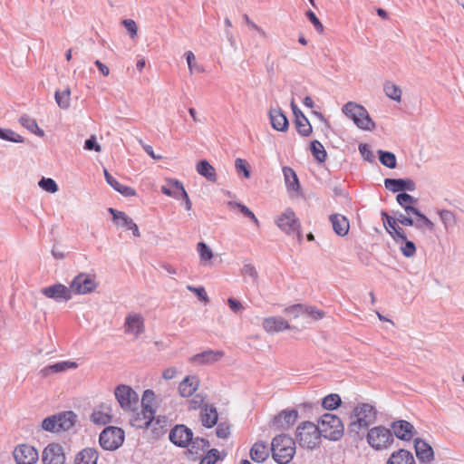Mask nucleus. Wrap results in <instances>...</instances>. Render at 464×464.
Wrapping results in <instances>:
<instances>
[{
	"label": "nucleus",
	"instance_id": "obj_1",
	"mask_svg": "<svg viewBox=\"0 0 464 464\" xmlns=\"http://www.w3.org/2000/svg\"><path fill=\"white\" fill-rule=\"evenodd\" d=\"M378 410L373 401L357 402L350 414V423L348 430L351 433L359 435L362 430H365L377 419Z\"/></svg>",
	"mask_w": 464,
	"mask_h": 464
},
{
	"label": "nucleus",
	"instance_id": "obj_2",
	"mask_svg": "<svg viewBox=\"0 0 464 464\" xmlns=\"http://www.w3.org/2000/svg\"><path fill=\"white\" fill-rule=\"evenodd\" d=\"M273 459L279 464L289 463L295 454V442L288 435L275 437L271 443Z\"/></svg>",
	"mask_w": 464,
	"mask_h": 464
},
{
	"label": "nucleus",
	"instance_id": "obj_3",
	"mask_svg": "<svg viewBox=\"0 0 464 464\" xmlns=\"http://www.w3.org/2000/svg\"><path fill=\"white\" fill-rule=\"evenodd\" d=\"M317 427L321 437L329 440H338L343 436V424L341 419L334 414L324 413L318 420Z\"/></svg>",
	"mask_w": 464,
	"mask_h": 464
},
{
	"label": "nucleus",
	"instance_id": "obj_4",
	"mask_svg": "<svg viewBox=\"0 0 464 464\" xmlns=\"http://www.w3.org/2000/svg\"><path fill=\"white\" fill-rule=\"evenodd\" d=\"M342 111L358 128L363 130H372L375 128L374 121L363 106L349 102L343 105Z\"/></svg>",
	"mask_w": 464,
	"mask_h": 464
},
{
	"label": "nucleus",
	"instance_id": "obj_5",
	"mask_svg": "<svg viewBox=\"0 0 464 464\" xmlns=\"http://www.w3.org/2000/svg\"><path fill=\"white\" fill-rule=\"evenodd\" d=\"M296 440L300 447L313 450L321 444V434L317 427L311 421L301 423L296 430Z\"/></svg>",
	"mask_w": 464,
	"mask_h": 464
},
{
	"label": "nucleus",
	"instance_id": "obj_6",
	"mask_svg": "<svg viewBox=\"0 0 464 464\" xmlns=\"http://www.w3.org/2000/svg\"><path fill=\"white\" fill-rule=\"evenodd\" d=\"M76 421V415L72 411H65L45 418L42 428L50 432H60L70 430Z\"/></svg>",
	"mask_w": 464,
	"mask_h": 464
},
{
	"label": "nucleus",
	"instance_id": "obj_7",
	"mask_svg": "<svg viewBox=\"0 0 464 464\" xmlns=\"http://www.w3.org/2000/svg\"><path fill=\"white\" fill-rule=\"evenodd\" d=\"M125 432L121 428L109 426L99 436L100 446L105 450H116L124 442Z\"/></svg>",
	"mask_w": 464,
	"mask_h": 464
},
{
	"label": "nucleus",
	"instance_id": "obj_8",
	"mask_svg": "<svg viewBox=\"0 0 464 464\" xmlns=\"http://www.w3.org/2000/svg\"><path fill=\"white\" fill-rule=\"evenodd\" d=\"M367 441L372 448L382 450L392 443L393 437L389 429L383 426H376L368 431Z\"/></svg>",
	"mask_w": 464,
	"mask_h": 464
},
{
	"label": "nucleus",
	"instance_id": "obj_9",
	"mask_svg": "<svg viewBox=\"0 0 464 464\" xmlns=\"http://www.w3.org/2000/svg\"><path fill=\"white\" fill-rule=\"evenodd\" d=\"M278 227L287 235L296 236L299 242L302 241V234L300 232V222L295 217V214L291 209H286L282 213L277 220Z\"/></svg>",
	"mask_w": 464,
	"mask_h": 464
},
{
	"label": "nucleus",
	"instance_id": "obj_10",
	"mask_svg": "<svg viewBox=\"0 0 464 464\" xmlns=\"http://www.w3.org/2000/svg\"><path fill=\"white\" fill-rule=\"evenodd\" d=\"M114 395L121 407L125 411H133L138 405L139 395L130 386L118 385L115 388Z\"/></svg>",
	"mask_w": 464,
	"mask_h": 464
},
{
	"label": "nucleus",
	"instance_id": "obj_11",
	"mask_svg": "<svg viewBox=\"0 0 464 464\" xmlns=\"http://www.w3.org/2000/svg\"><path fill=\"white\" fill-rule=\"evenodd\" d=\"M13 457L15 464H36L39 460L38 450L29 444H19L14 451Z\"/></svg>",
	"mask_w": 464,
	"mask_h": 464
},
{
	"label": "nucleus",
	"instance_id": "obj_12",
	"mask_svg": "<svg viewBox=\"0 0 464 464\" xmlns=\"http://www.w3.org/2000/svg\"><path fill=\"white\" fill-rule=\"evenodd\" d=\"M96 286L93 276L83 273L75 276L70 285L71 292L78 295L89 294L94 291Z\"/></svg>",
	"mask_w": 464,
	"mask_h": 464
},
{
	"label": "nucleus",
	"instance_id": "obj_13",
	"mask_svg": "<svg viewBox=\"0 0 464 464\" xmlns=\"http://www.w3.org/2000/svg\"><path fill=\"white\" fill-rule=\"evenodd\" d=\"M43 464H63L65 454L63 447L58 443H50L43 450Z\"/></svg>",
	"mask_w": 464,
	"mask_h": 464
},
{
	"label": "nucleus",
	"instance_id": "obj_14",
	"mask_svg": "<svg viewBox=\"0 0 464 464\" xmlns=\"http://www.w3.org/2000/svg\"><path fill=\"white\" fill-rule=\"evenodd\" d=\"M91 420L96 425H106L112 420V404L106 401L96 405L91 414Z\"/></svg>",
	"mask_w": 464,
	"mask_h": 464
},
{
	"label": "nucleus",
	"instance_id": "obj_15",
	"mask_svg": "<svg viewBox=\"0 0 464 464\" xmlns=\"http://www.w3.org/2000/svg\"><path fill=\"white\" fill-rule=\"evenodd\" d=\"M42 293L47 298L55 301H68L72 298L71 288L63 284H55L42 289Z\"/></svg>",
	"mask_w": 464,
	"mask_h": 464
},
{
	"label": "nucleus",
	"instance_id": "obj_16",
	"mask_svg": "<svg viewBox=\"0 0 464 464\" xmlns=\"http://www.w3.org/2000/svg\"><path fill=\"white\" fill-rule=\"evenodd\" d=\"M169 440L175 445L186 447L193 437L192 430L185 425H177L169 432Z\"/></svg>",
	"mask_w": 464,
	"mask_h": 464
},
{
	"label": "nucleus",
	"instance_id": "obj_17",
	"mask_svg": "<svg viewBox=\"0 0 464 464\" xmlns=\"http://www.w3.org/2000/svg\"><path fill=\"white\" fill-rule=\"evenodd\" d=\"M383 226L393 240H404L405 232L398 225V218H393L386 212H382Z\"/></svg>",
	"mask_w": 464,
	"mask_h": 464
},
{
	"label": "nucleus",
	"instance_id": "obj_18",
	"mask_svg": "<svg viewBox=\"0 0 464 464\" xmlns=\"http://www.w3.org/2000/svg\"><path fill=\"white\" fill-rule=\"evenodd\" d=\"M154 410L152 407H141L138 412H134L130 418V424L139 429L149 427L154 419Z\"/></svg>",
	"mask_w": 464,
	"mask_h": 464
},
{
	"label": "nucleus",
	"instance_id": "obj_19",
	"mask_svg": "<svg viewBox=\"0 0 464 464\" xmlns=\"http://www.w3.org/2000/svg\"><path fill=\"white\" fill-rule=\"evenodd\" d=\"M109 212L112 215L113 221L118 227H124L127 230H131L133 236L137 237H140L138 226L124 212L118 211L111 208H109Z\"/></svg>",
	"mask_w": 464,
	"mask_h": 464
},
{
	"label": "nucleus",
	"instance_id": "obj_20",
	"mask_svg": "<svg viewBox=\"0 0 464 464\" xmlns=\"http://www.w3.org/2000/svg\"><path fill=\"white\" fill-rule=\"evenodd\" d=\"M391 428L394 435L401 440L410 441L415 434L413 425L407 420H395L392 423Z\"/></svg>",
	"mask_w": 464,
	"mask_h": 464
},
{
	"label": "nucleus",
	"instance_id": "obj_21",
	"mask_svg": "<svg viewBox=\"0 0 464 464\" xmlns=\"http://www.w3.org/2000/svg\"><path fill=\"white\" fill-rule=\"evenodd\" d=\"M225 355L221 350H206L190 358V362L197 365L211 364L220 361Z\"/></svg>",
	"mask_w": 464,
	"mask_h": 464
},
{
	"label": "nucleus",
	"instance_id": "obj_22",
	"mask_svg": "<svg viewBox=\"0 0 464 464\" xmlns=\"http://www.w3.org/2000/svg\"><path fill=\"white\" fill-rule=\"evenodd\" d=\"M262 325L264 330L268 334L279 333L292 328L285 319L276 316L265 318Z\"/></svg>",
	"mask_w": 464,
	"mask_h": 464
},
{
	"label": "nucleus",
	"instance_id": "obj_23",
	"mask_svg": "<svg viewBox=\"0 0 464 464\" xmlns=\"http://www.w3.org/2000/svg\"><path fill=\"white\" fill-rule=\"evenodd\" d=\"M218 419V413L215 406L204 404L200 410V421L206 428L214 427Z\"/></svg>",
	"mask_w": 464,
	"mask_h": 464
},
{
	"label": "nucleus",
	"instance_id": "obj_24",
	"mask_svg": "<svg viewBox=\"0 0 464 464\" xmlns=\"http://www.w3.org/2000/svg\"><path fill=\"white\" fill-rule=\"evenodd\" d=\"M416 456L420 461L430 462L434 459V453L431 446L421 439H416L414 441Z\"/></svg>",
	"mask_w": 464,
	"mask_h": 464
},
{
	"label": "nucleus",
	"instance_id": "obj_25",
	"mask_svg": "<svg viewBox=\"0 0 464 464\" xmlns=\"http://www.w3.org/2000/svg\"><path fill=\"white\" fill-rule=\"evenodd\" d=\"M292 108L295 117V127L297 131L304 137L309 136L312 133V126L306 117L297 109L294 102H292Z\"/></svg>",
	"mask_w": 464,
	"mask_h": 464
},
{
	"label": "nucleus",
	"instance_id": "obj_26",
	"mask_svg": "<svg viewBox=\"0 0 464 464\" xmlns=\"http://www.w3.org/2000/svg\"><path fill=\"white\" fill-rule=\"evenodd\" d=\"M385 188L392 192H399L401 190L415 189V183L411 179H387L384 181Z\"/></svg>",
	"mask_w": 464,
	"mask_h": 464
},
{
	"label": "nucleus",
	"instance_id": "obj_27",
	"mask_svg": "<svg viewBox=\"0 0 464 464\" xmlns=\"http://www.w3.org/2000/svg\"><path fill=\"white\" fill-rule=\"evenodd\" d=\"M126 331L138 336L144 331V322L140 314H131L126 318Z\"/></svg>",
	"mask_w": 464,
	"mask_h": 464
},
{
	"label": "nucleus",
	"instance_id": "obj_28",
	"mask_svg": "<svg viewBox=\"0 0 464 464\" xmlns=\"http://www.w3.org/2000/svg\"><path fill=\"white\" fill-rule=\"evenodd\" d=\"M199 381L196 376H187L179 385V393L182 397H190L198 390Z\"/></svg>",
	"mask_w": 464,
	"mask_h": 464
},
{
	"label": "nucleus",
	"instance_id": "obj_29",
	"mask_svg": "<svg viewBox=\"0 0 464 464\" xmlns=\"http://www.w3.org/2000/svg\"><path fill=\"white\" fill-rule=\"evenodd\" d=\"M330 221L334 232L338 236L344 237L348 234L350 224L349 220L344 216L340 214H333L330 216Z\"/></svg>",
	"mask_w": 464,
	"mask_h": 464
},
{
	"label": "nucleus",
	"instance_id": "obj_30",
	"mask_svg": "<svg viewBox=\"0 0 464 464\" xmlns=\"http://www.w3.org/2000/svg\"><path fill=\"white\" fill-rule=\"evenodd\" d=\"M272 127L279 131H285L288 128L286 116L280 109H272L269 112Z\"/></svg>",
	"mask_w": 464,
	"mask_h": 464
},
{
	"label": "nucleus",
	"instance_id": "obj_31",
	"mask_svg": "<svg viewBox=\"0 0 464 464\" xmlns=\"http://www.w3.org/2000/svg\"><path fill=\"white\" fill-rule=\"evenodd\" d=\"M161 192L169 197L179 198L181 197H187V192L183 185L178 180L168 181L167 186L161 187Z\"/></svg>",
	"mask_w": 464,
	"mask_h": 464
},
{
	"label": "nucleus",
	"instance_id": "obj_32",
	"mask_svg": "<svg viewBox=\"0 0 464 464\" xmlns=\"http://www.w3.org/2000/svg\"><path fill=\"white\" fill-rule=\"evenodd\" d=\"M98 458V451L94 448H85L76 454L74 463L97 464Z\"/></svg>",
	"mask_w": 464,
	"mask_h": 464
},
{
	"label": "nucleus",
	"instance_id": "obj_33",
	"mask_svg": "<svg viewBox=\"0 0 464 464\" xmlns=\"http://www.w3.org/2000/svg\"><path fill=\"white\" fill-rule=\"evenodd\" d=\"M413 455L407 450L401 449L394 451L388 459L386 464H414Z\"/></svg>",
	"mask_w": 464,
	"mask_h": 464
},
{
	"label": "nucleus",
	"instance_id": "obj_34",
	"mask_svg": "<svg viewBox=\"0 0 464 464\" xmlns=\"http://www.w3.org/2000/svg\"><path fill=\"white\" fill-rule=\"evenodd\" d=\"M297 417V411L286 410L283 411L276 416V421L282 429H287L296 421Z\"/></svg>",
	"mask_w": 464,
	"mask_h": 464
},
{
	"label": "nucleus",
	"instance_id": "obj_35",
	"mask_svg": "<svg viewBox=\"0 0 464 464\" xmlns=\"http://www.w3.org/2000/svg\"><path fill=\"white\" fill-rule=\"evenodd\" d=\"M269 456L267 446L260 441L256 442L250 450V457L252 460L261 463Z\"/></svg>",
	"mask_w": 464,
	"mask_h": 464
},
{
	"label": "nucleus",
	"instance_id": "obj_36",
	"mask_svg": "<svg viewBox=\"0 0 464 464\" xmlns=\"http://www.w3.org/2000/svg\"><path fill=\"white\" fill-rule=\"evenodd\" d=\"M197 171L198 174L206 178L208 180L211 182H216L217 180V173L215 168L210 165L207 160H200L197 164Z\"/></svg>",
	"mask_w": 464,
	"mask_h": 464
},
{
	"label": "nucleus",
	"instance_id": "obj_37",
	"mask_svg": "<svg viewBox=\"0 0 464 464\" xmlns=\"http://www.w3.org/2000/svg\"><path fill=\"white\" fill-rule=\"evenodd\" d=\"M283 174L286 188L290 190L297 191L300 186L295 171L290 167H284Z\"/></svg>",
	"mask_w": 464,
	"mask_h": 464
},
{
	"label": "nucleus",
	"instance_id": "obj_38",
	"mask_svg": "<svg viewBox=\"0 0 464 464\" xmlns=\"http://www.w3.org/2000/svg\"><path fill=\"white\" fill-rule=\"evenodd\" d=\"M396 200L408 214H413V209H417L412 206L417 202V199L407 193L398 194Z\"/></svg>",
	"mask_w": 464,
	"mask_h": 464
},
{
	"label": "nucleus",
	"instance_id": "obj_39",
	"mask_svg": "<svg viewBox=\"0 0 464 464\" xmlns=\"http://www.w3.org/2000/svg\"><path fill=\"white\" fill-rule=\"evenodd\" d=\"M19 122L31 132L43 137L44 132L39 128L36 121L27 115H24L20 118Z\"/></svg>",
	"mask_w": 464,
	"mask_h": 464
},
{
	"label": "nucleus",
	"instance_id": "obj_40",
	"mask_svg": "<svg viewBox=\"0 0 464 464\" xmlns=\"http://www.w3.org/2000/svg\"><path fill=\"white\" fill-rule=\"evenodd\" d=\"M78 367V364L74 362H70V361H66V362H56L53 365H49L47 367H45L43 372H45V373H48L50 372H64L68 369H75Z\"/></svg>",
	"mask_w": 464,
	"mask_h": 464
},
{
	"label": "nucleus",
	"instance_id": "obj_41",
	"mask_svg": "<svg viewBox=\"0 0 464 464\" xmlns=\"http://www.w3.org/2000/svg\"><path fill=\"white\" fill-rule=\"evenodd\" d=\"M189 444V452L191 454H201L205 452V450L209 447V443L207 440L196 438L188 442Z\"/></svg>",
	"mask_w": 464,
	"mask_h": 464
},
{
	"label": "nucleus",
	"instance_id": "obj_42",
	"mask_svg": "<svg viewBox=\"0 0 464 464\" xmlns=\"http://www.w3.org/2000/svg\"><path fill=\"white\" fill-rule=\"evenodd\" d=\"M58 106L62 109H68L71 102V90L66 88L63 91H56L54 95Z\"/></svg>",
	"mask_w": 464,
	"mask_h": 464
},
{
	"label": "nucleus",
	"instance_id": "obj_43",
	"mask_svg": "<svg viewBox=\"0 0 464 464\" xmlns=\"http://www.w3.org/2000/svg\"><path fill=\"white\" fill-rule=\"evenodd\" d=\"M324 317V312L315 306L304 305L303 318L311 321H318Z\"/></svg>",
	"mask_w": 464,
	"mask_h": 464
},
{
	"label": "nucleus",
	"instance_id": "obj_44",
	"mask_svg": "<svg viewBox=\"0 0 464 464\" xmlns=\"http://www.w3.org/2000/svg\"><path fill=\"white\" fill-rule=\"evenodd\" d=\"M383 89H384V92H385V94L396 101V102H400L401 99V90L400 89L399 86H397L396 84H394L393 82H386L384 86H383Z\"/></svg>",
	"mask_w": 464,
	"mask_h": 464
},
{
	"label": "nucleus",
	"instance_id": "obj_45",
	"mask_svg": "<svg viewBox=\"0 0 464 464\" xmlns=\"http://www.w3.org/2000/svg\"><path fill=\"white\" fill-rule=\"evenodd\" d=\"M311 150L313 156L319 162H324L327 157V153L324 150V147L318 140H314L311 142Z\"/></svg>",
	"mask_w": 464,
	"mask_h": 464
},
{
	"label": "nucleus",
	"instance_id": "obj_46",
	"mask_svg": "<svg viewBox=\"0 0 464 464\" xmlns=\"http://www.w3.org/2000/svg\"><path fill=\"white\" fill-rule=\"evenodd\" d=\"M108 184L125 197H134L136 195V190L133 188L121 184L115 178L111 182H108Z\"/></svg>",
	"mask_w": 464,
	"mask_h": 464
},
{
	"label": "nucleus",
	"instance_id": "obj_47",
	"mask_svg": "<svg viewBox=\"0 0 464 464\" xmlns=\"http://www.w3.org/2000/svg\"><path fill=\"white\" fill-rule=\"evenodd\" d=\"M394 241H395V243L401 245L400 249L404 256L411 257L416 254L417 249H416L415 244L412 241L408 240L406 237L403 241L402 240H394Z\"/></svg>",
	"mask_w": 464,
	"mask_h": 464
},
{
	"label": "nucleus",
	"instance_id": "obj_48",
	"mask_svg": "<svg viewBox=\"0 0 464 464\" xmlns=\"http://www.w3.org/2000/svg\"><path fill=\"white\" fill-rule=\"evenodd\" d=\"M341 402H342V401H341L340 396L336 393H332V394L325 396L323 399L322 406L325 410L333 411V410H335L337 407H339Z\"/></svg>",
	"mask_w": 464,
	"mask_h": 464
},
{
	"label": "nucleus",
	"instance_id": "obj_49",
	"mask_svg": "<svg viewBox=\"0 0 464 464\" xmlns=\"http://www.w3.org/2000/svg\"><path fill=\"white\" fill-rule=\"evenodd\" d=\"M413 215L417 217L414 226L417 228L427 227L430 230L434 228V224L424 214L420 213L418 209H413Z\"/></svg>",
	"mask_w": 464,
	"mask_h": 464
},
{
	"label": "nucleus",
	"instance_id": "obj_50",
	"mask_svg": "<svg viewBox=\"0 0 464 464\" xmlns=\"http://www.w3.org/2000/svg\"><path fill=\"white\" fill-rule=\"evenodd\" d=\"M197 250L202 263H208L213 258L212 250L204 242L198 243Z\"/></svg>",
	"mask_w": 464,
	"mask_h": 464
},
{
	"label": "nucleus",
	"instance_id": "obj_51",
	"mask_svg": "<svg viewBox=\"0 0 464 464\" xmlns=\"http://www.w3.org/2000/svg\"><path fill=\"white\" fill-rule=\"evenodd\" d=\"M228 206L230 208H238L244 216L249 218L256 224V227H259L260 223H259L258 219L247 207H246L245 205H243L241 203H237V202H234V201H229Z\"/></svg>",
	"mask_w": 464,
	"mask_h": 464
},
{
	"label": "nucleus",
	"instance_id": "obj_52",
	"mask_svg": "<svg viewBox=\"0 0 464 464\" xmlns=\"http://www.w3.org/2000/svg\"><path fill=\"white\" fill-rule=\"evenodd\" d=\"M0 139L16 143H22L24 140L21 135L10 129H0Z\"/></svg>",
	"mask_w": 464,
	"mask_h": 464
},
{
	"label": "nucleus",
	"instance_id": "obj_53",
	"mask_svg": "<svg viewBox=\"0 0 464 464\" xmlns=\"http://www.w3.org/2000/svg\"><path fill=\"white\" fill-rule=\"evenodd\" d=\"M304 305L302 304H293L285 308L284 313L292 319H298L304 315Z\"/></svg>",
	"mask_w": 464,
	"mask_h": 464
},
{
	"label": "nucleus",
	"instance_id": "obj_54",
	"mask_svg": "<svg viewBox=\"0 0 464 464\" xmlns=\"http://www.w3.org/2000/svg\"><path fill=\"white\" fill-rule=\"evenodd\" d=\"M380 161L386 167L393 169L396 167V158L392 152L380 150Z\"/></svg>",
	"mask_w": 464,
	"mask_h": 464
},
{
	"label": "nucleus",
	"instance_id": "obj_55",
	"mask_svg": "<svg viewBox=\"0 0 464 464\" xmlns=\"http://www.w3.org/2000/svg\"><path fill=\"white\" fill-rule=\"evenodd\" d=\"M235 168L237 172H242L246 179L250 178L249 165L246 160L237 158L235 160Z\"/></svg>",
	"mask_w": 464,
	"mask_h": 464
},
{
	"label": "nucleus",
	"instance_id": "obj_56",
	"mask_svg": "<svg viewBox=\"0 0 464 464\" xmlns=\"http://www.w3.org/2000/svg\"><path fill=\"white\" fill-rule=\"evenodd\" d=\"M39 186L47 192L55 193L58 190V186L53 179L43 178L39 181Z\"/></svg>",
	"mask_w": 464,
	"mask_h": 464
},
{
	"label": "nucleus",
	"instance_id": "obj_57",
	"mask_svg": "<svg viewBox=\"0 0 464 464\" xmlns=\"http://www.w3.org/2000/svg\"><path fill=\"white\" fill-rule=\"evenodd\" d=\"M122 24L125 26L128 31L130 36L133 39L138 35V25L136 22L132 19H125L122 21Z\"/></svg>",
	"mask_w": 464,
	"mask_h": 464
},
{
	"label": "nucleus",
	"instance_id": "obj_58",
	"mask_svg": "<svg viewBox=\"0 0 464 464\" xmlns=\"http://www.w3.org/2000/svg\"><path fill=\"white\" fill-rule=\"evenodd\" d=\"M187 289L194 294L197 295V296L201 300L203 301L205 304L208 303L209 302V299H208V296L205 291V288L200 286V287H195V286H192V285H188L187 286Z\"/></svg>",
	"mask_w": 464,
	"mask_h": 464
},
{
	"label": "nucleus",
	"instance_id": "obj_59",
	"mask_svg": "<svg viewBox=\"0 0 464 464\" xmlns=\"http://www.w3.org/2000/svg\"><path fill=\"white\" fill-rule=\"evenodd\" d=\"M218 459V450L213 449L208 450L199 464H215Z\"/></svg>",
	"mask_w": 464,
	"mask_h": 464
},
{
	"label": "nucleus",
	"instance_id": "obj_60",
	"mask_svg": "<svg viewBox=\"0 0 464 464\" xmlns=\"http://www.w3.org/2000/svg\"><path fill=\"white\" fill-rule=\"evenodd\" d=\"M216 434L220 439H227L230 434V427L226 423H219L216 430Z\"/></svg>",
	"mask_w": 464,
	"mask_h": 464
},
{
	"label": "nucleus",
	"instance_id": "obj_61",
	"mask_svg": "<svg viewBox=\"0 0 464 464\" xmlns=\"http://www.w3.org/2000/svg\"><path fill=\"white\" fill-rule=\"evenodd\" d=\"M154 398H155V394H154L153 391L146 390L143 392L142 399H141L142 407H152L151 403L153 402Z\"/></svg>",
	"mask_w": 464,
	"mask_h": 464
},
{
	"label": "nucleus",
	"instance_id": "obj_62",
	"mask_svg": "<svg viewBox=\"0 0 464 464\" xmlns=\"http://www.w3.org/2000/svg\"><path fill=\"white\" fill-rule=\"evenodd\" d=\"M306 15L308 17V19L311 21V23L314 25V27L316 28V30L319 32V33H323L324 32V26H323V24L320 22V20L317 18V16L315 15V14L313 12V11H308L306 13Z\"/></svg>",
	"mask_w": 464,
	"mask_h": 464
},
{
	"label": "nucleus",
	"instance_id": "obj_63",
	"mask_svg": "<svg viewBox=\"0 0 464 464\" xmlns=\"http://www.w3.org/2000/svg\"><path fill=\"white\" fill-rule=\"evenodd\" d=\"M84 149H86L88 150H94L97 152H100L102 150L101 146L96 143V139L94 136H92L90 139H88L85 141Z\"/></svg>",
	"mask_w": 464,
	"mask_h": 464
},
{
	"label": "nucleus",
	"instance_id": "obj_64",
	"mask_svg": "<svg viewBox=\"0 0 464 464\" xmlns=\"http://www.w3.org/2000/svg\"><path fill=\"white\" fill-rule=\"evenodd\" d=\"M227 304L229 308L235 313L240 312L244 308L242 304L238 300L232 297L227 299Z\"/></svg>",
	"mask_w": 464,
	"mask_h": 464
}]
</instances>
